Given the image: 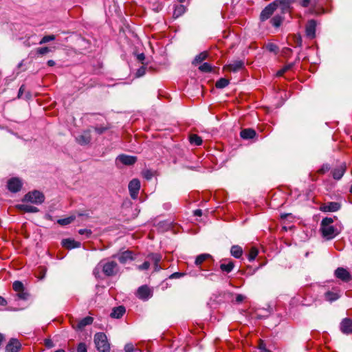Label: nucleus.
Segmentation results:
<instances>
[{"label":"nucleus","mask_w":352,"mask_h":352,"mask_svg":"<svg viewBox=\"0 0 352 352\" xmlns=\"http://www.w3.org/2000/svg\"><path fill=\"white\" fill-rule=\"evenodd\" d=\"M258 254V249L255 247H252L250 249V252L248 254V260L250 261H254L256 258V257L257 256Z\"/></svg>","instance_id":"nucleus-35"},{"label":"nucleus","mask_w":352,"mask_h":352,"mask_svg":"<svg viewBox=\"0 0 352 352\" xmlns=\"http://www.w3.org/2000/svg\"><path fill=\"white\" fill-rule=\"evenodd\" d=\"M61 244L64 248L68 250L80 248L81 245L80 242L72 239H65L62 241Z\"/></svg>","instance_id":"nucleus-18"},{"label":"nucleus","mask_w":352,"mask_h":352,"mask_svg":"<svg viewBox=\"0 0 352 352\" xmlns=\"http://www.w3.org/2000/svg\"><path fill=\"white\" fill-rule=\"evenodd\" d=\"M93 320H93L92 317L87 316V317L82 318V320H80L78 322V324L76 325V328L78 329H82L87 325L91 324L93 322Z\"/></svg>","instance_id":"nucleus-25"},{"label":"nucleus","mask_w":352,"mask_h":352,"mask_svg":"<svg viewBox=\"0 0 352 352\" xmlns=\"http://www.w3.org/2000/svg\"><path fill=\"white\" fill-rule=\"evenodd\" d=\"M149 258L153 261L155 265V270L158 271L160 270V267L158 265V263L161 261V256L158 254H151L148 256Z\"/></svg>","instance_id":"nucleus-28"},{"label":"nucleus","mask_w":352,"mask_h":352,"mask_svg":"<svg viewBox=\"0 0 352 352\" xmlns=\"http://www.w3.org/2000/svg\"><path fill=\"white\" fill-rule=\"evenodd\" d=\"M3 340V336L2 334H0V344L2 342Z\"/></svg>","instance_id":"nucleus-62"},{"label":"nucleus","mask_w":352,"mask_h":352,"mask_svg":"<svg viewBox=\"0 0 352 352\" xmlns=\"http://www.w3.org/2000/svg\"><path fill=\"white\" fill-rule=\"evenodd\" d=\"M44 199L45 197L43 193L38 190H34L26 194L23 200L34 204H41L44 201Z\"/></svg>","instance_id":"nucleus-4"},{"label":"nucleus","mask_w":352,"mask_h":352,"mask_svg":"<svg viewBox=\"0 0 352 352\" xmlns=\"http://www.w3.org/2000/svg\"><path fill=\"white\" fill-rule=\"evenodd\" d=\"M345 165H341L339 167L333 169L332 171L333 177L337 180L340 179L345 172Z\"/></svg>","instance_id":"nucleus-22"},{"label":"nucleus","mask_w":352,"mask_h":352,"mask_svg":"<svg viewBox=\"0 0 352 352\" xmlns=\"http://www.w3.org/2000/svg\"><path fill=\"white\" fill-rule=\"evenodd\" d=\"M207 57L208 53L206 52H203L195 56L192 63L195 65L199 64L206 60Z\"/></svg>","instance_id":"nucleus-32"},{"label":"nucleus","mask_w":352,"mask_h":352,"mask_svg":"<svg viewBox=\"0 0 352 352\" xmlns=\"http://www.w3.org/2000/svg\"><path fill=\"white\" fill-rule=\"evenodd\" d=\"M278 7H280L283 13L289 12L291 9L292 0H276Z\"/></svg>","instance_id":"nucleus-20"},{"label":"nucleus","mask_w":352,"mask_h":352,"mask_svg":"<svg viewBox=\"0 0 352 352\" xmlns=\"http://www.w3.org/2000/svg\"><path fill=\"white\" fill-rule=\"evenodd\" d=\"M113 258H117L120 263L125 264L129 261L134 259L133 256V252L129 250L124 251L120 254L113 256Z\"/></svg>","instance_id":"nucleus-11"},{"label":"nucleus","mask_w":352,"mask_h":352,"mask_svg":"<svg viewBox=\"0 0 352 352\" xmlns=\"http://www.w3.org/2000/svg\"><path fill=\"white\" fill-rule=\"evenodd\" d=\"M186 11V8L183 5H179L177 6L175 8L174 12H173V16L175 18H177L182 15Z\"/></svg>","instance_id":"nucleus-33"},{"label":"nucleus","mask_w":352,"mask_h":352,"mask_svg":"<svg viewBox=\"0 0 352 352\" xmlns=\"http://www.w3.org/2000/svg\"><path fill=\"white\" fill-rule=\"evenodd\" d=\"M142 174L144 177L146 179H151L153 176L152 172L148 170H144Z\"/></svg>","instance_id":"nucleus-49"},{"label":"nucleus","mask_w":352,"mask_h":352,"mask_svg":"<svg viewBox=\"0 0 352 352\" xmlns=\"http://www.w3.org/2000/svg\"><path fill=\"white\" fill-rule=\"evenodd\" d=\"M74 218L72 217L60 219L58 220V223L61 226H66L71 223L74 221Z\"/></svg>","instance_id":"nucleus-39"},{"label":"nucleus","mask_w":352,"mask_h":352,"mask_svg":"<svg viewBox=\"0 0 352 352\" xmlns=\"http://www.w3.org/2000/svg\"><path fill=\"white\" fill-rule=\"evenodd\" d=\"M77 352H87V346L84 342H80L78 345Z\"/></svg>","instance_id":"nucleus-43"},{"label":"nucleus","mask_w":352,"mask_h":352,"mask_svg":"<svg viewBox=\"0 0 352 352\" xmlns=\"http://www.w3.org/2000/svg\"><path fill=\"white\" fill-rule=\"evenodd\" d=\"M108 129L107 126H96L94 127L95 131L98 134H102L104 132H105Z\"/></svg>","instance_id":"nucleus-44"},{"label":"nucleus","mask_w":352,"mask_h":352,"mask_svg":"<svg viewBox=\"0 0 352 352\" xmlns=\"http://www.w3.org/2000/svg\"><path fill=\"white\" fill-rule=\"evenodd\" d=\"M335 276L338 278H339L344 282H348L351 278L349 272L346 269L342 268V267H338L335 271Z\"/></svg>","instance_id":"nucleus-13"},{"label":"nucleus","mask_w":352,"mask_h":352,"mask_svg":"<svg viewBox=\"0 0 352 352\" xmlns=\"http://www.w3.org/2000/svg\"><path fill=\"white\" fill-rule=\"evenodd\" d=\"M6 304H7L6 300L4 298L0 296V306H5V305H6Z\"/></svg>","instance_id":"nucleus-55"},{"label":"nucleus","mask_w":352,"mask_h":352,"mask_svg":"<svg viewBox=\"0 0 352 352\" xmlns=\"http://www.w3.org/2000/svg\"><path fill=\"white\" fill-rule=\"evenodd\" d=\"M260 352H271V351L267 349V350H263V351H261Z\"/></svg>","instance_id":"nucleus-63"},{"label":"nucleus","mask_w":352,"mask_h":352,"mask_svg":"<svg viewBox=\"0 0 352 352\" xmlns=\"http://www.w3.org/2000/svg\"><path fill=\"white\" fill-rule=\"evenodd\" d=\"M245 297L241 294H238L236 297V300L239 302H242L244 300Z\"/></svg>","instance_id":"nucleus-54"},{"label":"nucleus","mask_w":352,"mask_h":352,"mask_svg":"<svg viewBox=\"0 0 352 352\" xmlns=\"http://www.w3.org/2000/svg\"><path fill=\"white\" fill-rule=\"evenodd\" d=\"M185 275L184 273H182V272H175V273H173L170 276H169V278L170 279H173V278H179L181 277H183Z\"/></svg>","instance_id":"nucleus-47"},{"label":"nucleus","mask_w":352,"mask_h":352,"mask_svg":"<svg viewBox=\"0 0 352 352\" xmlns=\"http://www.w3.org/2000/svg\"><path fill=\"white\" fill-rule=\"evenodd\" d=\"M333 223V218L325 217L320 223V231L322 236L327 240L335 238L340 232V230H338L332 225Z\"/></svg>","instance_id":"nucleus-1"},{"label":"nucleus","mask_w":352,"mask_h":352,"mask_svg":"<svg viewBox=\"0 0 352 352\" xmlns=\"http://www.w3.org/2000/svg\"><path fill=\"white\" fill-rule=\"evenodd\" d=\"M36 54L39 55H44L50 52L51 50L48 47H38L36 50Z\"/></svg>","instance_id":"nucleus-40"},{"label":"nucleus","mask_w":352,"mask_h":352,"mask_svg":"<svg viewBox=\"0 0 352 352\" xmlns=\"http://www.w3.org/2000/svg\"><path fill=\"white\" fill-rule=\"evenodd\" d=\"M329 169V166L326 165V166H323L320 170H319V173H324L326 171H327Z\"/></svg>","instance_id":"nucleus-53"},{"label":"nucleus","mask_w":352,"mask_h":352,"mask_svg":"<svg viewBox=\"0 0 352 352\" xmlns=\"http://www.w3.org/2000/svg\"><path fill=\"white\" fill-rule=\"evenodd\" d=\"M78 233L81 235L85 234L87 237H89L91 234V230L88 229H80L78 230Z\"/></svg>","instance_id":"nucleus-46"},{"label":"nucleus","mask_w":352,"mask_h":352,"mask_svg":"<svg viewBox=\"0 0 352 352\" xmlns=\"http://www.w3.org/2000/svg\"><path fill=\"white\" fill-rule=\"evenodd\" d=\"M282 21H283V19L281 16H275L272 19L271 22L274 27L278 28L280 25Z\"/></svg>","instance_id":"nucleus-37"},{"label":"nucleus","mask_w":352,"mask_h":352,"mask_svg":"<svg viewBox=\"0 0 352 352\" xmlns=\"http://www.w3.org/2000/svg\"><path fill=\"white\" fill-rule=\"evenodd\" d=\"M55 38H56V36L53 34L44 36L42 38V39L39 41V44L42 45L44 43H47L50 41L55 40Z\"/></svg>","instance_id":"nucleus-36"},{"label":"nucleus","mask_w":352,"mask_h":352,"mask_svg":"<svg viewBox=\"0 0 352 352\" xmlns=\"http://www.w3.org/2000/svg\"><path fill=\"white\" fill-rule=\"evenodd\" d=\"M47 63V65L50 67H52V66L55 65V62L53 60H49Z\"/></svg>","instance_id":"nucleus-58"},{"label":"nucleus","mask_w":352,"mask_h":352,"mask_svg":"<svg viewBox=\"0 0 352 352\" xmlns=\"http://www.w3.org/2000/svg\"><path fill=\"white\" fill-rule=\"evenodd\" d=\"M234 263L231 261H229L227 263H221L220 265V269L223 271V272H226L227 273H229L230 272L233 268H234Z\"/></svg>","instance_id":"nucleus-30"},{"label":"nucleus","mask_w":352,"mask_h":352,"mask_svg":"<svg viewBox=\"0 0 352 352\" xmlns=\"http://www.w3.org/2000/svg\"><path fill=\"white\" fill-rule=\"evenodd\" d=\"M244 63L242 60H234L232 63L227 65L225 69L230 72H238L243 67Z\"/></svg>","instance_id":"nucleus-19"},{"label":"nucleus","mask_w":352,"mask_h":352,"mask_svg":"<svg viewBox=\"0 0 352 352\" xmlns=\"http://www.w3.org/2000/svg\"><path fill=\"white\" fill-rule=\"evenodd\" d=\"M100 269L107 276H113L119 272V267L114 261L104 260L100 261L96 267L94 273L96 270Z\"/></svg>","instance_id":"nucleus-2"},{"label":"nucleus","mask_w":352,"mask_h":352,"mask_svg":"<svg viewBox=\"0 0 352 352\" xmlns=\"http://www.w3.org/2000/svg\"><path fill=\"white\" fill-rule=\"evenodd\" d=\"M125 313V308L123 306L115 307L111 313V316L113 318H120Z\"/></svg>","instance_id":"nucleus-24"},{"label":"nucleus","mask_w":352,"mask_h":352,"mask_svg":"<svg viewBox=\"0 0 352 352\" xmlns=\"http://www.w3.org/2000/svg\"><path fill=\"white\" fill-rule=\"evenodd\" d=\"M13 289L17 292V296L19 299L26 300L29 294L24 291V287L21 281L16 280L13 283Z\"/></svg>","instance_id":"nucleus-8"},{"label":"nucleus","mask_w":352,"mask_h":352,"mask_svg":"<svg viewBox=\"0 0 352 352\" xmlns=\"http://www.w3.org/2000/svg\"><path fill=\"white\" fill-rule=\"evenodd\" d=\"M316 22L314 20H310L307 22L306 25V35L307 37L310 38H314L316 36Z\"/></svg>","instance_id":"nucleus-14"},{"label":"nucleus","mask_w":352,"mask_h":352,"mask_svg":"<svg viewBox=\"0 0 352 352\" xmlns=\"http://www.w3.org/2000/svg\"><path fill=\"white\" fill-rule=\"evenodd\" d=\"M145 58V56L143 53L138 54V59L140 61L144 60Z\"/></svg>","instance_id":"nucleus-57"},{"label":"nucleus","mask_w":352,"mask_h":352,"mask_svg":"<svg viewBox=\"0 0 352 352\" xmlns=\"http://www.w3.org/2000/svg\"><path fill=\"white\" fill-rule=\"evenodd\" d=\"M194 214H195V216H197V217H201V216L202 215V211H201V210H199V209H198V210H195L194 211Z\"/></svg>","instance_id":"nucleus-56"},{"label":"nucleus","mask_w":352,"mask_h":352,"mask_svg":"<svg viewBox=\"0 0 352 352\" xmlns=\"http://www.w3.org/2000/svg\"><path fill=\"white\" fill-rule=\"evenodd\" d=\"M230 253L234 257L239 258L243 254L242 248L239 245H233L231 248Z\"/></svg>","instance_id":"nucleus-26"},{"label":"nucleus","mask_w":352,"mask_h":352,"mask_svg":"<svg viewBox=\"0 0 352 352\" xmlns=\"http://www.w3.org/2000/svg\"><path fill=\"white\" fill-rule=\"evenodd\" d=\"M23 88H24V86L22 85L20 89H19V97H20L23 93Z\"/></svg>","instance_id":"nucleus-61"},{"label":"nucleus","mask_w":352,"mask_h":352,"mask_svg":"<svg viewBox=\"0 0 352 352\" xmlns=\"http://www.w3.org/2000/svg\"><path fill=\"white\" fill-rule=\"evenodd\" d=\"M286 52H291V50L289 48H286Z\"/></svg>","instance_id":"nucleus-64"},{"label":"nucleus","mask_w":352,"mask_h":352,"mask_svg":"<svg viewBox=\"0 0 352 352\" xmlns=\"http://www.w3.org/2000/svg\"><path fill=\"white\" fill-rule=\"evenodd\" d=\"M189 141L191 144L195 146H199L202 144V139L197 134L190 135L189 137Z\"/></svg>","instance_id":"nucleus-29"},{"label":"nucleus","mask_w":352,"mask_h":352,"mask_svg":"<svg viewBox=\"0 0 352 352\" xmlns=\"http://www.w3.org/2000/svg\"><path fill=\"white\" fill-rule=\"evenodd\" d=\"M258 348L261 350V351H263V350H267L266 349L265 344V343L263 342V340H260Z\"/></svg>","instance_id":"nucleus-52"},{"label":"nucleus","mask_w":352,"mask_h":352,"mask_svg":"<svg viewBox=\"0 0 352 352\" xmlns=\"http://www.w3.org/2000/svg\"><path fill=\"white\" fill-rule=\"evenodd\" d=\"M137 158L135 156L126 155H120L116 158V161L119 162L124 165L130 166L135 164Z\"/></svg>","instance_id":"nucleus-15"},{"label":"nucleus","mask_w":352,"mask_h":352,"mask_svg":"<svg viewBox=\"0 0 352 352\" xmlns=\"http://www.w3.org/2000/svg\"><path fill=\"white\" fill-rule=\"evenodd\" d=\"M76 141L81 145H85L90 142L91 140L90 130L84 131L80 135L76 138Z\"/></svg>","instance_id":"nucleus-12"},{"label":"nucleus","mask_w":352,"mask_h":352,"mask_svg":"<svg viewBox=\"0 0 352 352\" xmlns=\"http://www.w3.org/2000/svg\"><path fill=\"white\" fill-rule=\"evenodd\" d=\"M134 350V346L131 343H128L124 346V351L126 352H133Z\"/></svg>","instance_id":"nucleus-48"},{"label":"nucleus","mask_w":352,"mask_h":352,"mask_svg":"<svg viewBox=\"0 0 352 352\" xmlns=\"http://www.w3.org/2000/svg\"><path fill=\"white\" fill-rule=\"evenodd\" d=\"M45 345L47 346V347H52V341L50 340H47L45 341Z\"/></svg>","instance_id":"nucleus-59"},{"label":"nucleus","mask_w":352,"mask_h":352,"mask_svg":"<svg viewBox=\"0 0 352 352\" xmlns=\"http://www.w3.org/2000/svg\"><path fill=\"white\" fill-rule=\"evenodd\" d=\"M296 42H297V45H299V46L301 45L302 39H301V37L300 36L296 37Z\"/></svg>","instance_id":"nucleus-60"},{"label":"nucleus","mask_w":352,"mask_h":352,"mask_svg":"<svg viewBox=\"0 0 352 352\" xmlns=\"http://www.w3.org/2000/svg\"><path fill=\"white\" fill-rule=\"evenodd\" d=\"M211 256L209 254H201L197 256L195 263L196 265H200L202 264L206 259L210 258Z\"/></svg>","instance_id":"nucleus-31"},{"label":"nucleus","mask_w":352,"mask_h":352,"mask_svg":"<svg viewBox=\"0 0 352 352\" xmlns=\"http://www.w3.org/2000/svg\"><path fill=\"white\" fill-rule=\"evenodd\" d=\"M94 342L99 352H109L110 345L104 333H97L94 336Z\"/></svg>","instance_id":"nucleus-3"},{"label":"nucleus","mask_w":352,"mask_h":352,"mask_svg":"<svg viewBox=\"0 0 352 352\" xmlns=\"http://www.w3.org/2000/svg\"><path fill=\"white\" fill-rule=\"evenodd\" d=\"M340 208V204L338 202H329L320 207L322 212H336Z\"/></svg>","instance_id":"nucleus-16"},{"label":"nucleus","mask_w":352,"mask_h":352,"mask_svg":"<svg viewBox=\"0 0 352 352\" xmlns=\"http://www.w3.org/2000/svg\"><path fill=\"white\" fill-rule=\"evenodd\" d=\"M310 3V0H302L300 4L302 7L307 8Z\"/></svg>","instance_id":"nucleus-51"},{"label":"nucleus","mask_w":352,"mask_h":352,"mask_svg":"<svg viewBox=\"0 0 352 352\" xmlns=\"http://www.w3.org/2000/svg\"><path fill=\"white\" fill-rule=\"evenodd\" d=\"M292 66H293L292 64L285 66V67H283L282 69L279 70L277 72V76H282L286 71L290 69L292 67Z\"/></svg>","instance_id":"nucleus-45"},{"label":"nucleus","mask_w":352,"mask_h":352,"mask_svg":"<svg viewBox=\"0 0 352 352\" xmlns=\"http://www.w3.org/2000/svg\"><path fill=\"white\" fill-rule=\"evenodd\" d=\"M17 208L25 212L34 213L38 211V208L35 206H31L28 204H22L17 206Z\"/></svg>","instance_id":"nucleus-21"},{"label":"nucleus","mask_w":352,"mask_h":352,"mask_svg":"<svg viewBox=\"0 0 352 352\" xmlns=\"http://www.w3.org/2000/svg\"><path fill=\"white\" fill-rule=\"evenodd\" d=\"M278 8V1H274L267 6L261 12L260 19L264 21L268 19Z\"/></svg>","instance_id":"nucleus-5"},{"label":"nucleus","mask_w":352,"mask_h":352,"mask_svg":"<svg viewBox=\"0 0 352 352\" xmlns=\"http://www.w3.org/2000/svg\"><path fill=\"white\" fill-rule=\"evenodd\" d=\"M22 187L21 181L16 177H13L8 180V188L10 191L12 192H19Z\"/></svg>","instance_id":"nucleus-10"},{"label":"nucleus","mask_w":352,"mask_h":352,"mask_svg":"<svg viewBox=\"0 0 352 352\" xmlns=\"http://www.w3.org/2000/svg\"><path fill=\"white\" fill-rule=\"evenodd\" d=\"M150 267V263L148 261H144L143 264L138 265L137 269L142 271V270H146Z\"/></svg>","instance_id":"nucleus-41"},{"label":"nucleus","mask_w":352,"mask_h":352,"mask_svg":"<svg viewBox=\"0 0 352 352\" xmlns=\"http://www.w3.org/2000/svg\"><path fill=\"white\" fill-rule=\"evenodd\" d=\"M240 135L243 139L248 140L254 138L256 132L252 129H245L241 131Z\"/></svg>","instance_id":"nucleus-23"},{"label":"nucleus","mask_w":352,"mask_h":352,"mask_svg":"<svg viewBox=\"0 0 352 352\" xmlns=\"http://www.w3.org/2000/svg\"><path fill=\"white\" fill-rule=\"evenodd\" d=\"M266 48L268 51L271 52H276V51L278 50V47L276 46V45L274 43H268L266 45Z\"/></svg>","instance_id":"nucleus-42"},{"label":"nucleus","mask_w":352,"mask_h":352,"mask_svg":"<svg viewBox=\"0 0 352 352\" xmlns=\"http://www.w3.org/2000/svg\"><path fill=\"white\" fill-rule=\"evenodd\" d=\"M136 295L138 298L147 300L152 297L153 292L147 285H142L138 288Z\"/></svg>","instance_id":"nucleus-6"},{"label":"nucleus","mask_w":352,"mask_h":352,"mask_svg":"<svg viewBox=\"0 0 352 352\" xmlns=\"http://www.w3.org/2000/svg\"><path fill=\"white\" fill-rule=\"evenodd\" d=\"M199 69L203 72H210L212 66L208 63H204L199 66Z\"/></svg>","instance_id":"nucleus-38"},{"label":"nucleus","mask_w":352,"mask_h":352,"mask_svg":"<svg viewBox=\"0 0 352 352\" xmlns=\"http://www.w3.org/2000/svg\"><path fill=\"white\" fill-rule=\"evenodd\" d=\"M229 85V80L226 78H221L216 82L215 86L218 89H223Z\"/></svg>","instance_id":"nucleus-34"},{"label":"nucleus","mask_w":352,"mask_h":352,"mask_svg":"<svg viewBox=\"0 0 352 352\" xmlns=\"http://www.w3.org/2000/svg\"><path fill=\"white\" fill-rule=\"evenodd\" d=\"M140 189V182L138 179H132L129 184V190L133 199L138 197Z\"/></svg>","instance_id":"nucleus-7"},{"label":"nucleus","mask_w":352,"mask_h":352,"mask_svg":"<svg viewBox=\"0 0 352 352\" xmlns=\"http://www.w3.org/2000/svg\"><path fill=\"white\" fill-rule=\"evenodd\" d=\"M21 343L16 339H11L6 347V352H18L21 348Z\"/></svg>","instance_id":"nucleus-17"},{"label":"nucleus","mask_w":352,"mask_h":352,"mask_svg":"<svg viewBox=\"0 0 352 352\" xmlns=\"http://www.w3.org/2000/svg\"><path fill=\"white\" fill-rule=\"evenodd\" d=\"M145 70H146L145 67H140L137 71V76L138 77L142 76L145 74Z\"/></svg>","instance_id":"nucleus-50"},{"label":"nucleus","mask_w":352,"mask_h":352,"mask_svg":"<svg viewBox=\"0 0 352 352\" xmlns=\"http://www.w3.org/2000/svg\"><path fill=\"white\" fill-rule=\"evenodd\" d=\"M340 329L344 334L352 333V319L349 318H344L340 324Z\"/></svg>","instance_id":"nucleus-9"},{"label":"nucleus","mask_w":352,"mask_h":352,"mask_svg":"<svg viewBox=\"0 0 352 352\" xmlns=\"http://www.w3.org/2000/svg\"><path fill=\"white\" fill-rule=\"evenodd\" d=\"M324 297L327 300L333 302L339 298L340 294L338 292L328 291L325 293Z\"/></svg>","instance_id":"nucleus-27"}]
</instances>
